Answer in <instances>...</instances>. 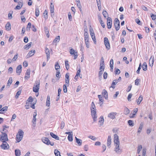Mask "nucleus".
Masks as SVG:
<instances>
[{"instance_id":"1","label":"nucleus","mask_w":156,"mask_h":156,"mask_svg":"<svg viewBox=\"0 0 156 156\" xmlns=\"http://www.w3.org/2000/svg\"><path fill=\"white\" fill-rule=\"evenodd\" d=\"M90 110L91 116L94 121L95 122L97 120V116L95 105L93 102H92L91 105Z\"/></svg>"},{"instance_id":"2","label":"nucleus","mask_w":156,"mask_h":156,"mask_svg":"<svg viewBox=\"0 0 156 156\" xmlns=\"http://www.w3.org/2000/svg\"><path fill=\"white\" fill-rule=\"evenodd\" d=\"M42 141L44 144H47V145H50L51 146H53L54 145V143H51L49 139L47 137H44L42 139Z\"/></svg>"},{"instance_id":"3","label":"nucleus","mask_w":156,"mask_h":156,"mask_svg":"<svg viewBox=\"0 0 156 156\" xmlns=\"http://www.w3.org/2000/svg\"><path fill=\"white\" fill-rule=\"evenodd\" d=\"M36 85H34L33 88V91L35 93L38 92L39 89L40 82L38 81H36Z\"/></svg>"},{"instance_id":"4","label":"nucleus","mask_w":156,"mask_h":156,"mask_svg":"<svg viewBox=\"0 0 156 156\" xmlns=\"http://www.w3.org/2000/svg\"><path fill=\"white\" fill-rule=\"evenodd\" d=\"M114 24L116 30V31L118 30L119 29L120 22L119 20L117 18H116L115 20Z\"/></svg>"},{"instance_id":"5","label":"nucleus","mask_w":156,"mask_h":156,"mask_svg":"<svg viewBox=\"0 0 156 156\" xmlns=\"http://www.w3.org/2000/svg\"><path fill=\"white\" fill-rule=\"evenodd\" d=\"M90 35L91 37L92 40L94 41V43L95 44L96 42L95 36L94 32V30L92 28H90Z\"/></svg>"},{"instance_id":"6","label":"nucleus","mask_w":156,"mask_h":156,"mask_svg":"<svg viewBox=\"0 0 156 156\" xmlns=\"http://www.w3.org/2000/svg\"><path fill=\"white\" fill-rule=\"evenodd\" d=\"M2 143L0 145L1 148L3 149H8L9 148V146L8 144L5 141H2Z\"/></svg>"},{"instance_id":"7","label":"nucleus","mask_w":156,"mask_h":156,"mask_svg":"<svg viewBox=\"0 0 156 156\" xmlns=\"http://www.w3.org/2000/svg\"><path fill=\"white\" fill-rule=\"evenodd\" d=\"M0 140L1 141H8V139L7 134L5 133H2V134L1 135Z\"/></svg>"},{"instance_id":"8","label":"nucleus","mask_w":156,"mask_h":156,"mask_svg":"<svg viewBox=\"0 0 156 156\" xmlns=\"http://www.w3.org/2000/svg\"><path fill=\"white\" fill-rule=\"evenodd\" d=\"M104 42L106 48L108 50L110 48V45L108 39L107 37H105L104 38Z\"/></svg>"},{"instance_id":"9","label":"nucleus","mask_w":156,"mask_h":156,"mask_svg":"<svg viewBox=\"0 0 156 156\" xmlns=\"http://www.w3.org/2000/svg\"><path fill=\"white\" fill-rule=\"evenodd\" d=\"M119 144H117L115 145V147L114 150L118 154H120L122 152L121 149L119 148Z\"/></svg>"},{"instance_id":"10","label":"nucleus","mask_w":156,"mask_h":156,"mask_svg":"<svg viewBox=\"0 0 156 156\" xmlns=\"http://www.w3.org/2000/svg\"><path fill=\"white\" fill-rule=\"evenodd\" d=\"M112 20L111 18L108 17L107 19V25L108 29L111 28L112 26Z\"/></svg>"},{"instance_id":"11","label":"nucleus","mask_w":156,"mask_h":156,"mask_svg":"<svg viewBox=\"0 0 156 156\" xmlns=\"http://www.w3.org/2000/svg\"><path fill=\"white\" fill-rule=\"evenodd\" d=\"M114 145L117 144H120L119 140V136L117 134H115L114 135Z\"/></svg>"},{"instance_id":"12","label":"nucleus","mask_w":156,"mask_h":156,"mask_svg":"<svg viewBox=\"0 0 156 156\" xmlns=\"http://www.w3.org/2000/svg\"><path fill=\"white\" fill-rule=\"evenodd\" d=\"M112 139L110 136H108L107 140V145L108 147L110 148L111 144Z\"/></svg>"},{"instance_id":"13","label":"nucleus","mask_w":156,"mask_h":156,"mask_svg":"<svg viewBox=\"0 0 156 156\" xmlns=\"http://www.w3.org/2000/svg\"><path fill=\"white\" fill-rule=\"evenodd\" d=\"M69 73H67L65 75V83L67 86L69 85Z\"/></svg>"},{"instance_id":"14","label":"nucleus","mask_w":156,"mask_h":156,"mask_svg":"<svg viewBox=\"0 0 156 156\" xmlns=\"http://www.w3.org/2000/svg\"><path fill=\"white\" fill-rule=\"evenodd\" d=\"M45 53L46 55L47 60L48 61L50 58V51L47 48H45Z\"/></svg>"},{"instance_id":"15","label":"nucleus","mask_w":156,"mask_h":156,"mask_svg":"<svg viewBox=\"0 0 156 156\" xmlns=\"http://www.w3.org/2000/svg\"><path fill=\"white\" fill-rule=\"evenodd\" d=\"M116 114V112H111L108 114V117L111 119H114L115 118V116Z\"/></svg>"},{"instance_id":"16","label":"nucleus","mask_w":156,"mask_h":156,"mask_svg":"<svg viewBox=\"0 0 156 156\" xmlns=\"http://www.w3.org/2000/svg\"><path fill=\"white\" fill-rule=\"evenodd\" d=\"M154 61V57L152 56L151 57L149 61V64L150 66L152 67L153 66Z\"/></svg>"},{"instance_id":"17","label":"nucleus","mask_w":156,"mask_h":156,"mask_svg":"<svg viewBox=\"0 0 156 156\" xmlns=\"http://www.w3.org/2000/svg\"><path fill=\"white\" fill-rule=\"evenodd\" d=\"M50 12L51 16L52 17L54 15V5L52 3H51Z\"/></svg>"},{"instance_id":"18","label":"nucleus","mask_w":156,"mask_h":156,"mask_svg":"<svg viewBox=\"0 0 156 156\" xmlns=\"http://www.w3.org/2000/svg\"><path fill=\"white\" fill-rule=\"evenodd\" d=\"M102 94L103 95L106 99H107L108 98V94L107 91L105 90L104 89L102 92Z\"/></svg>"},{"instance_id":"19","label":"nucleus","mask_w":156,"mask_h":156,"mask_svg":"<svg viewBox=\"0 0 156 156\" xmlns=\"http://www.w3.org/2000/svg\"><path fill=\"white\" fill-rule=\"evenodd\" d=\"M35 52V50H32L31 51H29L27 56V58H29L33 56Z\"/></svg>"},{"instance_id":"20","label":"nucleus","mask_w":156,"mask_h":156,"mask_svg":"<svg viewBox=\"0 0 156 156\" xmlns=\"http://www.w3.org/2000/svg\"><path fill=\"white\" fill-rule=\"evenodd\" d=\"M50 98L49 95H48L47 96L46 102V105L48 107H49L50 106Z\"/></svg>"},{"instance_id":"21","label":"nucleus","mask_w":156,"mask_h":156,"mask_svg":"<svg viewBox=\"0 0 156 156\" xmlns=\"http://www.w3.org/2000/svg\"><path fill=\"white\" fill-rule=\"evenodd\" d=\"M75 139L76 142L78 144L79 146H81L82 144V140L81 139L77 138L76 136L75 137Z\"/></svg>"},{"instance_id":"22","label":"nucleus","mask_w":156,"mask_h":156,"mask_svg":"<svg viewBox=\"0 0 156 156\" xmlns=\"http://www.w3.org/2000/svg\"><path fill=\"white\" fill-rule=\"evenodd\" d=\"M44 32H45V33L46 34L47 36L48 37H49V31H48V27H44Z\"/></svg>"},{"instance_id":"23","label":"nucleus","mask_w":156,"mask_h":156,"mask_svg":"<svg viewBox=\"0 0 156 156\" xmlns=\"http://www.w3.org/2000/svg\"><path fill=\"white\" fill-rule=\"evenodd\" d=\"M104 119L103 117L102 116H101L100 118V120L99 121V123L100 126H102L103 125L104 122Z\"/></svg>"},{"instance_id":"24","label":"nucleus","mask_w":156,"mask_h":156,"mask_svg":"<svg viewBox=\"0 0 156 156\" xmlns=\"http://www.w3.org/2000/svg\"><path fill=\"white\" fill-rule=\"evenodd\" d=\"M50 135L53 138L57 140H59V137L56 135L54 134L53 133L51 132L50 133Z\"/></svg>"},{"instance_id":"25","label":"nucleus","mask_w":156,"mask_h":156,"mask_svg":"<svg viewBox=\"0 0 156 156\" xmlns=\"http://www.w3.org/2000/svg\"><path fill=\"white\" fill-rule=\"evenodd\" d=\"M143 100V96L142 95H140L138 99L136 100V102L137 103V104L139 105L140 104L141 102Z\"/></svg>"},{"instance_id":"26","label":"nucleus","mask_w":156,"mask_h":156,"mask_svg":"<svg viewBox=\"0 0 156 156\" xmlns=\"http://www.w3.org/2000/svg\"><path fill=\"white\" fill-rule=\"evenodd\" d=\"M144 123L143 122H141L140 125L138 129V133H140L141 132L142 129L143 128V126Z\"/></svg>"},{"instance_id":"27","label":"nucleus","mask_w":156,"mask_h":156,"mask_svg":"<svg viewBox=\"0 0 156 156\" xmlns=\"http://www.w3.org/2000/svg\"><path fill=\"white\" fill-rule=\"evenodd\" d=\"M60 37L59 36H57L53 41V43L58 42L60 41Z\"/></svg>"},{"instance_id":"28","label":"nucleus","mask_w":156,"mask_h":156,"mask_svg":"<svg viewBox=\"0 0 156 156\" xmlns=\"http://www.w3.org/2000/svg\"><path fill=\"white\" fill-rule=\"evenodd\" d=\"M84 38L85 41H89L88 33L86 31H85L84 32Z\"/></svg>"},{"instance_id":"29","label":"nucleus","mask_w":156,"mask_h":156,"mask_svg":"<svg viewBox=\"0 0 156 156\" xmlns=\"http://www.w3.org/2000/svg\"><path fill=\"white\" fill-rule=\"evenodd\" d=\"M6 30H9L11 29V24L9 22H8L5 26Z\"/></svg>"},{"instance_id":"30","label":"nucleus","mask_w":156,"mask_h":156,"mask_svg":"<svg viewBox=\"0 0 156 156\" xmlns=\"http://www.w3.org/2000/svg\"><path fill=\"white\" fill-rule=\"evenodd\" d=\"M142 68L144 70L146 71L147 69V65L146 62H144L142 65Z\"/></svg>"},{"instance_id":"31","label":"nucleus","mask_w":156,"mask_h":156,"mask_svg":"<svg viewBox=\"0 0 156 156\" xmlns=\"http://www.w3.org/2000/svg\"><path fill=\"white\" fill-rule=\"evenodd\" d=\"M12 78L11 77L9 78V79L8 81L7 86H9L12 83Z\"/></svg>"},{"instance_id":"32","label":"nucleus","mask_w":156,"mask_h":156,"mask_svg":"<svg viewBox=\"0 0 156 156\" xmlns=\"http://www.w3.org/2000/svg\"><path fill=\"white\" fill-rule=\"evenodd\" d=\"M54 154L56 156H61L60 152L57 150L55 149L54 151Z\"/></svg>"},{"instance_id":"33","label":"nucleus","mask_w":156,"mask_h":156,"mask_svg":"<svg viewBox=\"0 0 156 156\" xmlns=\"http://www.w3.org/2000/svg\"><path fill=\"white\" fill-rule=\"evenodd\" d=\"M60 68V66L59 65L58 63V62H56L55 65V69L56 71H59L58 70Z\"/></svg>"},{"instance_id":"34","label":"nucleus","mask_w":156,"mask_h":156,"mask_svg":"<svg viewBox=\"0 0 156 156\" xmlns=\"http://www.w3.org/2000/svg\"><path fill=\"white\" fill-rule=\"evenodd\" d=\"M32 43V42H30L27 44L26 45H25L24 46V48L27 49H28L30 48V47Z\"/></svg>"},{"instance_id":"35","label":"nucleus","mask_w":156,"mask_h":156,"mask_svg":"<svg viewBox=\"0 0 156 156\" xmlns=\"http://www.w3.org/2000/svg\"><path fill=\"white\" fill-rule=\"evenodd\" d=\"M65 65L67 70H68L69 69V62L68 60H66L65 61Z\"/></svg>"},{"instance_id":"36","label":"nucleus","mask_w":156,"mask_h":156,"mask_svg":"<svg viewBox=\"0 0 156 156\" xmlns=\"http://www.w3.org/2000/svg\"><path fill=\"white\" fill-rule=\"evenodd\" d=\"M44 18L45 20L48 18V11L46 10H45L44 11Z\"/></svg>"},{"instance_id":"37","label":"nucleus","mask_w":156,"mask_h":156,"mask_svg":"<svg viewBox=\"0 0 156 156\" xmlns=\"http://www.w3.org/2000/svg\"><path fill=\"white\" fill-rule=\"evenodd\" d=\"M16 139L17 142H20V130L17 134Z\"/></svg>"},{"instance_id":"38","label":"nucleus","mask_w":156,"mask_h":156,"mask_svg":"<svg viewBox=\"0 0 156 156\" xmlns=\"http://www.w3.org/2000/svg\"><path fill=\"white\" fill-rule=\"evenodd\" d=\"M130 110L127 108H126L124 110V114L125 115H127L130 112Z\"/></svg>"},{"instance_id":"39","label":"nucleus","mask_w":156,"mask_h":156,"mask_svg":"<svg viewBox=\"0 0 156 156\" xmlns=\"http://www.w3.org/2000/svg\"><path fill=\"white\" fill-rule=\"evenodd\" d=\"M128 123L129 125L131 126H133L134 125L133 122L132 120H129L128 121Z\"/></svg>"},{"instance_id":"40","label":"nucleus","mask_w":156,"mask_h":156,"mask_svg":"<svg viewBox=\"0 0 156 156\" xmlns=\"http://www.w3.org/2000/svg\"><path fill=\"white\" fill-rule=\"evenodd\" d=\"M39 15V11L38 8H36L35 9V15L38 17Z\"/></svg>"},{"instance_id":"41","label":"nucleus","mask_w":156,"mask_h":156,"mask_svg":"<svg viewBox=\"0 0 156 156\" xmlns=\"http://www.w3.org/2000/svg\"><path fill=\"white\" fill-rule=\"evenodd\" d=\"M23 134L24 132H23V131L22 130L20 129V141L22 139L23 137Z\"/></svg>"},{"instance_id":"42","label":"nucleus","mask_w":156,"mask_h":156,"mask_svg":"<svg viewBox=\"0 0 156 156\" xmlns=\"http://www.w3.org/2000/svg\"><path fill=\"white\" fill-rule=\"evenodd\" d=\"M102 14L105 18L108 16V13L105 10H103L102 12Z\"/></svg>"},{"instance_id":"43","label":"nucleus","mask_w":156,"mask_h":156,"mask_svg":"<svg viewBox=\"0 0 156 156\" xmlns=\"http://www.w3.org/2000/svg\"><path fill=\"white\" fill-rule=\"evenodd\" d=\"M68 139L70 141H72L73 140V134L70 135H69L68 137Z\"/></svg>"},{"instance_id":"44","label":"nucleus","mask_w":156,"mask_h":156,"mask_svg":"<svg viewBox=\"0 0 156 156\" xmlns=\"http://www.w3.org/2000/svg\"><path fill=\"white\" fill-rule=\"evenodd\" d=\"M142 148V146L141 145H140L138 146L137 148V153L139 154L140 151Z\"/></svg>"},{"instance_id":"45","label":"nucleus","mask_w":156,"mask_h":156,"mask_svg":"<svg viewBox=\"0 0 156 156\" xmlns=\"http://www.w3.org/2000/svg\"><path fill=\"white\" fill-rule=\"evenodd\" d=\"M31 27V23H28L27 27L26 28V30L27 31L29 30Z\"/></svg>"},{"instance_id":"46","label":"nucleus","mask_w":156,"mask_h":156,"mask_svg":"<svg viewBox=\"0 0 156 156\" xmlns=\"http://www.w3.org/2000/svg\"><path fill=\"white\" fill-rule=\"evenodd\" d=\"M66 85L64 84L63 86V91L64 93H66L67 92V88L66 87Z\"/></svg>"},{"instance_id":"47","label":"nucleus","mask_w":156,"mask_h":156,"mask_svg":"<svg viewBox=\"0 0 156 156\" xmlns=\"http://www.w3.org/2000/svg\"><path fill=\"white\" fill-rule=\"evenodd\" d=\"M77 7H78V8H79V9L80 10V11H81V12L82 11V9H81L82 6H81V5L80 4V2H78V3L77 4Z\"/></svg>"},{"instance_id":"48","label":"nucleus","mask_w":156,"mask_h":156,"mask_svg":"<svg viewBox=\"0 0 156 156\" xmlns=\"http://www.w3.org/2000/svg\"><path fill=\"white\" fill-rule=\"evenodd\" d=\"M36 118H33V120H32V122H33V126L34 127L35 126L36 122Z\"/></svg>"},{"instance_id":"49","label":"nucleus","mask_w":156,"mask_h":156,"mask_svg":"<svg viewBox=\"0 0 156 156\" xmlns=\"http://www.w3.org/2000/svg\"><path fill=\"white\" fill-rule=\"evenodd\" d=\"M100 65H105L104 59L103 57H102L101 58Z\"/></svg>"},{"instance_id":"50","label":"nucleus","mask_w":156,"mask_h":156,"mask_svg":"<svg viewBox=\"0 0 156 156\" xmlns=\"http://www.w3.org/2000/svg\"><path fill=\"white\" fill-rule=\"evenodd\" d=\"M140 81V79H136L135 80V84L136 85H138Z\"/></svg>"},{"instance_id":"51","label":"nucleus","mask_w":156,"mask_h":156,"mask_svg":"<svg viewBox=\"0 0 156 156\" xmlns=\"http://www.w3.org/2000/svg\"><path fill=\"white\" fill-rule=\"evenodd\" d=\"M85 42L86 45V46L87 47V48H89L90 47V46H89V41H87V40L85 41Z\"/></svg>"},{"instance_id":"52","label":"nucleus","mask_w":156,"mask_h":156,"mask_svg":"<svg viewBox=\"0 0 156 156\" xmlns=\"http://www.w3.org/2000/svg\"><path fill=\"white\" fill-rule=\"evenodd\" d=\"M98 97L99 98V101H101V102H103V98L101 96V95H98Z\"/></svg>"},{"instance_id":"53","label":"nucleus","mask_w":156,"mask_h":156,"mask_svg":"<svg viewBox=\"0 0 156 156\" xmlns=\"http://www.w3.org/2000/svg\"><path fill=\"white\" fill-rule=\"evenodd\" d=\"M88 138L93 140H96V138L94 136H88Z\"/></svg>"},{"instance_id":"54","label":"nucleus","mask_w":156,"mask_h":156,"mask_svg":"<svg viewBox=\"0 0 156 156\" xmlns=\"http://www.w3.org/2000/svg\"><path fill=\"white\" fill-rule=\"evenodd\" d=\"M57 72L56 74V76L58 78L60 77V73L59 71H56Z\"/></svg>"},{"instance_id":"55","label":"nucleus","mask_w":156,"mask_h":156,"mask_svg":"<svg viewBox=\"0 0 156 156\" xmlns=\"http://www.w3.org/2000/svg\"><path fill=\"white\" fill-rule=\"evenodd\" d=\"M70 53L71 54L73 55L76 53V52L72 48L70 50Z\"/></svg>"},{"instance_id":"56","label":"nucleus","mask_w":156,"mask_h":156,"mask_svg":"<svg viewBox=\"0 0 156 156\" xmlns=\"http://www.w3.org/2000/svg\"><path fill=\"white\" fill-rule=\"evenodd\" d=\"M29 101L28 102H30L31 103H30L31 104V103L33 102V99L32 98L31 96L29 97L27 101Z\"/></svg>"},{"instance_id":"57","label":"nucleus","mask_w":156,"mask_h":156,"mask_svg":"<svg viewBox=\"0 0 156 156\" xmlns=\"http://www.w3.org/2000/svg\"><path fill=\"white\" fill-rule=\"evenodd\" d=\"M107 75H108L107 73L106 72H105L104 73V75H103V77H104V79H107Z\"/></svg>"},{"instance_id":"58","label":"nucleus","mask_w":156,"mask_h":156,"mask_svg":"<svg viewBox=\"0 0 156 156\" xmlns=\"http://www.w3.org/2000/svg\"><path fill=\"white\" fill-rule=\"evenodd\" d=\"M65 126V123L64 122L62 121L61 123L60 128L61 129H63Z\"/></svg>"},{"instance_id":"59","label":"nucleus","mask_w":156,"mask_h":156,"mask_svg":"<svg viewBox=\"0 0 156 156\" xmlns=\"http://www.w3.org/2000/svg\"><path fill=\"white\" fill-rule=\"evenodd\" d=\"M105 69V65H100V70L104 71Z\"/></svg>"},{"instance_id":"60","label":"nucleus","mask_w":156,"mask_h":156,"mask_svg":"<svg viewBox=\"0 0 156 156\" xmlns=\"http://www.w3.org/2000/svg\"><path fill=\"white\" fill-rule=\"evenodd\" d=\"M132 96V94H129L127 97V99L128 101H131V98Z\"/></svg>"},{"instance_id":"61","label":"nucleus","mask_w":156,"mask_h":156,"mask_svg":"<svg viewBox=\"0 0 156 156\" xmlns=\"http://www.w3.org/2000/svg\"><path fill=\"white\" fill-rule=\"evenodd\" d=\"M132 88V85L131 84H130L129 85L127 89L126 90V91L127 92H129L131 89V88Z\"/></svg>"},{"instance_id":"62","label":"nucleus","mask_w":156,"mask_h":156,"mask_svg":"<svg viewBox=\"0 0 156 156\" xmlns=\"http://www.w3.org/2000/svg\"><path fill=\"white\" fill-rule=\"evenodd\" d=\"M151 17L153 20H156V15H154L152 14L151 16Z\"/></svg>"},{"instance_id":"63","label":"nucleus","mask_w":156,"mask_h":156,"mask_svg":"<svg viewBox=\"0 0 156 156\" xmlns=\"http://www.w3.org/2000/svg\"><path fill=\"white\" fill-rule=\"evenodd\" d=\"M115 72L116 74H119L120 73V71L119 69H117L115 71Z\"/></svg>"},{"instance_id":"64","label":"nucleus","mask_w":156,"mask_h":156,"mask_svg":"<svg viewBox=\"0 0 156 156\" xmlns=\"http://www.w3.org/2000/svg\"><path fill=\"white\" fill-rule=\"evenodd\" d=\"M8 109V107L7 106H5L3 107V108H2L1 109L4 112V111H7Z\"/></svg>"}]
</instances>
